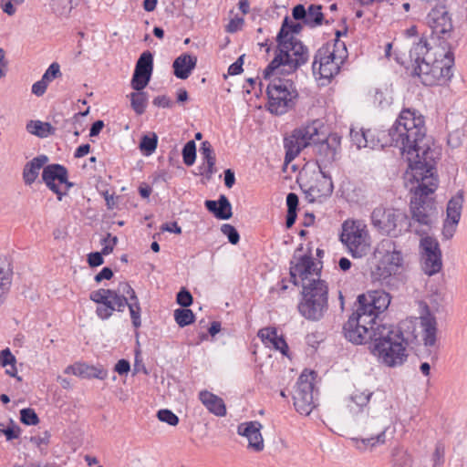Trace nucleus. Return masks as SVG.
Wrapping results in <instances>:
<instances>
[{"label":"nucleus","instance_id":"4be33fe9","mask_svg":"<svg viewBox=\"0 0 467 467\" xmlns=\"http://www.w3.org/2000/svg\"><path fill=\"white\" fill-rule=\"evenodd\" d=\"M307 60H271L270 64L264 70V78H270L275 76L281 78L294 73L300 66Z\"/></svg>","mask_w":467,"mask_h":467},{"label":"nucleus","instance_id":"393cba45","mask_svg":"<svg viewBox=\"0 0 467 467\" xmlns=\"http://www.w3.org/2000/svg\"><path fill=\"white\" fill-rule=\"evenodd\" d=\"M340 66L337 60H313L312 70L317 79L327 85L339 72Z\"/></svg>","mask_w":467,"mask_h":467},{"label":"nucleus","instance_id":"09e8293b","mask_svg":"<svg viewBox=\"0 0 467 467\" xmlns=\"http://www.w3.org/2000/svg\"><path fill=\"white\" fill-rule=\"evenodd\" d=\"M438 3L430 11L427 16V21L429 26L435 24V21L439 20V18L442 17L445 15H448L447 7L445 5L446 1L437 0Z\"/></svg>","mask_w":467,"mask_h":467},{"label":"nucleus","instance_id":"6e6552de","mask_svg":"<svg viewBox=\"0 0 467 467\" xmlns=\"http://www.w3.org/2000/svg\"><path fill=\"white\" fill-rule=\"evenodd\" d=\"M421 269L429 276L441 272L442 268V254L440 244L435 237L425 235L420 241Z\"/></svg>","mask_w":467,"mask_h":467},{"label":"nucleus","instance_id":"f03ea898","mask_svg":"<svg viewBox=\"0 0 467 467\" xmlns=\"http://www.w3.org/2000/svg\"><path fill=\"white\" fill-rule=\"evenodd\" d=\"M423 159L412 161L410 169L415 181L420 182L415 188L410 199V231L418 235H427L438 219L436 202L430 194L437 188V177L434 176V151Z\"/></svg>","mask_w":467,"mask_h":467},{"label":"nucleus","instance_id":"0e129e2a","mask_svg":"<svg viewBox=\"0 0 467 467\" xmlns=\"http://www.w3.org/2000/svg\"><path fill=\"white\" fill-rule=\"evenodd\" d=\"M351 141L357 146L358 149L367 148L366 147V137L364 129L356 130L355 129L350 130Z\"/></svg>","mask_w":467,"mask_h":467},{"label":"nucleus","instance_id":"e2e57ef3","mask_svg":"<svg viewBox=\"0 0 467 467\" xmlns=\"http://www.w3.org/2000/svg\"><path fill=\"white\" fill-rule=\"evenodd\" d=\"M117 243L118 237L112 236L111 234L109 233L107 236L101 240V244L103 245V248L100 253L103 255L109 254L110 253H112L114 246L117 244Z\"/></svg>","mask_w":467,"mask_h":467},{"label":"nucleus","instance_id":"c03bdc74","mask_svg":"<svg viewBox=\"0 0 467 467\" xmlns=\"http://www.w3.org/2000/svg\"><path fill=\"white\" fill-rule=\"evenodd\" d=\"M430 26L432 28L433 33L441 35V37L450 34L453 28L451 17L449 14L439 18V20L435 21V24L430 25Z\"/></svg>","mask_w":467,"mask_h":467},{"label":"nucleus","instance_id":"f257e3e1","mask_svg":"<svg viewBox=\"0 0 467 467\" xmlns=\"http://www.w3.org/2000/svg\"><path fill=\"white\" fill-rule=\"evenodd\" d=\"M366 147L383 149L388 146L400 148L407 161L423 159L434 150L431 147V139L426 136L424 117L410 109H404L394 124L387 130L376 132L370 129L364 130Z\"/></svg>","mask_w":467,"mask_h":467},{"label":"nucleus","instance_id":"e433bc0d","mask_svg":"<svg viewBox=\"0 0 467 467\" xmlns=\"http://www.w3.org/2000/svg\"><path fill=\"white\" fill-rule=\"evenodd\" d=\"M200 152L204 161L203 165H206V169L202 174H203L207 180H210L213 174L216 172V159L211 143L207 140L203 141L201 145Z\"/></svg>","mask_w":467,"mask_h":467},{"label":"nucleus","instance_id":"37998d69","mask_svg":"<svg viewBox=\"0 0 467 467\" xmlns=\"http://www.w3.org/2000/svg\"><path fill=\"white\" fill-rule=\"evenodd\" d=\"M158 137L153 132L151 134H145L141 137L139 148L145 156L151 155L157 148Z\"/></svg>","mask_w":467,"mask_h":467},{"label":"nucleus","instance_id":"bb28decb","mask_svg":"<svg viewBox=\"0 0 467 467\" xmlns=\"http://www.w3.org/2000/svg\"><path fill=\"white\" fill-rule=\"evenodd\" d=\"M66 374H73L82 379H104L107 377V371L99 367L89 366L85 363H75L66 368Z\"/></svg>","mask_w":467,"mask_h":467},{"label":"nucleus","instance_id":"c9c22d12","mask_svg":"<svg viewBox=\"0 0 467 467\" xmlns=\"http://www.w3.org/2000/svg\"><path fill=\"white\" fill-rule=\"evenodd\" d=\"M400 64L406 68L408 74L419 77L422 84L425 73L431 68V60H401Z\"/></svg>","mask_w":467,"mask_h":467},{"label":"nucleus","instance_id":"5fc2aeb1","mask_svg":"<svg viewBox=\"0 0 467 467\" xmlns=\"http://www.w3.org/2000/svg\"><path fill=\"white\" fill-rule=\"evenodd\" d=\"M115 310H117V305L112 299V301L99 305L96 309V314L99 318L104 320L109 318Z\"/></svg>","mask_w":467,"mask_h":467},{"label":"nucleus","instance_id":"7ed1b4c3","mask_svg":"<svg viewBox=\"0 0 467 467\" xmlns=\"http://www.w3.org/2000/svg\"><path fill=\"white\" fill-rule=\"evenodd\" d=\"M300 22H293L288 16L282 21L281 27L276 35V46L273 58H308V48L303 42L296 37L303 29Z\"/></svg>","mask_w":467,"mask_h":467},{"label":"nucleus","instance_id":"bf43d9fd","mask_svg":"<svg viewBox=\"0 0 467 467\" xmlns=\"http://www.w3.org/2000/svg\"><path fill=\"white\" fill-rule=\"evenodd\" d=\"M176 302L182 307H188L192 304L193 298L187 288L182 287L177 294Z\"/></svg>","mask_w":467,"mask_h":467},{"label":"nucleus","instance_id":"a18cd8bd","mask_svg":"<svg viewBox=\"0 0 467 467\" xmlns=\"http://www.w3.org/2000/svg\"><path fill=\"white\" fill-rule=\"evenodd\" d=\"M174 319L181 327L192 324L195 320L193 312L187 308H178L174 311Z\"/></svg>","mask_w":467,"mask_h":467},{"label":"nucleus","instance_id":"ddd939ff","mask_svg":"<svg viewBox=\"0 0 467 467\" xmlns=\"http://www.w3.org/2000/svg\"><path fill=\"white\" fill-rule=\"evenodd\" d=\"M408 344V340L394 341L386 344V347H370V348L372 354L378 357L381 363L394 368L401 366L407 360L406 348Z\"/></svg>","mask_w":467,"mask_h":467},{"label":"nucleus","instance_id":"603ef678","mask_svg":"<svg viewBox=\"0 0 467 467\" xmlns=\"http://www.w3.org/2000/svg\"><path fill=\"white\" fill-rule=\"evenodd\" d=\"M126 306L129 307L132 325L135 328H138L141 326V320H140V306L139 299L136 298L133 301L128 302V305Z\"/></svg>","mask_w":467,"mask_h":467},{"label":"nucleus","instance_id":"6ab92c4d","mask_svg":"<svg viewBox=\"0 0 467 467\" xmlns=\"http://www.w3.org/2000/svg\"><path fill=\"white\" fill-rule=\"evenodd\" d=\"M377 254L381 256L380 259L383 261V265H387L395 273L402 265V254L396 249V244L391 240L382 241L375 250V256Z\"/></svg>","mask_w":467,"mask_h":467},{"label":"nucleus","instance_id":"1a4fd4ad","mask_svg":"<svg viewBox=\"0 0 467 467\" xmlns=\"http://www.w3.org/2000/svg\"><path fill=\"white\" fill-rule=\"evenodd\" d=\"M302 247L296 250L294 254V260L290 261V282L295 285H302L304 282H310L312 278H320L321 267L317 268V264L311 254L300 255L298 258L296 254L302 251Z\"/></svg>","mask_w":467,"mask_h":467},{"label":"nucleus","instance_id":"a19ab883","mask_svg":"<svg viewBox=\"0 0 467 467\" xmlns=\"http://www.w3.org/2000/svg\"><path fill=\"white\" fill-rule=\"evenodd\" d=\"M130 99V106L132 109L138 114L141 115L145 112L148 104L147 93L140 90L132 92L129 95Z\"/></svg>","mask_w":467,"mask_h":467},{"label":"nucleus","instance_id":"473e14b6","mask_svg":"<svg viewBox=\"0 0 467 467\" xmlns=\"http://www.w3.org/2000/svg\"><path fill=\"white\" fill-rule=\"evenodd\" d=\"M113 291L115 292L116 296H112V299L115 301V304L117 305V310L119 312L124 311L128 302L138 298L134 289L127 282L119 283L117 289H113Z\"/></svg>","mask_w":467,"mask_h":467},{"label":"nucleus","instance_id":"5701e85b","mask_svg":"<svg viewBox=\"0 0 467 467\" xmlns=\"http://www.w3.org/2000/svg\"><path fill=\"white\" fill-rule=\"evenodd\" d=\"M301 286V299L323 300L328 302V286L325 280L312 278L310 282H304Z\"/></svg>","mask_w":467,"mask_h":467},{"label":"nucleus","instance_id":"b1692460","mask_svg":"<svg viewBox=\"0 0 467 467\" xmlns=\"http://www.w3.org/2000/svg\"><path fill=\"white\" fill-rule=\"evenodd\" d=\"M153 71V60H137L131 78V88L143 90L149 84Z\"/></svg>","mask_w":467,"mask_h":467},{"label":"nucleus","instance_id":"f8f14e48","mask_svg":"<svg viewBox=\"0 0 467 467\" xmlns=\"http://www.w3.org/2000/svg\"><path fill=\"white\" fill-rule=\"evenodd\" d=\"M317 163L319 171H326L328 165L336 161L341 151V137L337 133H330L316 144Z\"/></svg>","mask_w":467,"mask_h":467},{"label":"nucleus","instance_id":"69168bd1","mask_svg":"<svg viewBox=\"0 0 467 467\" xmlns=\"http://www.w3.org/2000/svg\"><path fill=\"white\" fill-rule=\"evenodd\" d=\"M459 223L452 222V221H444L441 234L443 239L450 240L453 237L454 234L457 230V225Z\"/></svg>","mask_w":467,"mask_h":467},{"label":"nucleus","instance_id":"cd10ccee","mask_svg":"<svg viewBox=\"0 0 467 467\" xmlns=\"http://www.w3.org/2000/svg\"><path fill=\"white\" fill-rule=\"evenodd\" d=\"M426 315L420 317V323L423 328L422 339L426 347H434L437 342V320L431 314L428 306H425Z\"/></svg>","mask_w":467,"mask_h":467},{"label":"nucleus","instance_id":"c85d7f7f","mask_svg":"<svg viewBox=\"0 0 467 467\" xmlns=\"http://www.w3.org/2000/svg\"><path fill=\"white\" fill-rule=\"evenodd\" d=\"M204 206L219 220H228L233 216L232 204L224 194H221L217 201L206 200Z\"/></svg>","mask_w":467,"mask_h":467},{"label":"nucleus","instance_id":"20e7f679","mask_svg":"<svg viewBox=\"0 0 467 467\" xmlns=\"http://www.w3.org/2000/svg\"><path fill=\"white\" fill-rule=\"evenodd\" d=\"M267 109L275 115H283L296 103L298 92L291 79L275 78L267 86Z\"/></svg>","mask_w":467,"mask_h":467},{"label":"nucleus","instance_id":"3c124183","mask_svg":"<svg viewBox=\"0 0 467 467\" xmlns=\"http://www.w3.org/2000/svg\"><path fill=\"white\" fill-rule=\"evenodd\" d=\"M429 43L426 39L420 38L410 50V58H424L429 51Z\"/></svg>","mask_w":467,"mask_h":467},{"label":"nucleus","instance_id":"680f3d73","mask_svg":"<svg viewBox=\"0 0 467 467\" xmlns=\"http://www.w3.org/2000/svg\"><path fill=\"white\" fill-rule=\"evenodd\" d=\"M60 66L57 62L52 63L46 70L42 78L49 84L54 79L61 77Z\"/></svg>","mask_w":467,"mask_h":467},{"label":"nucleus","instance_id":"c756f323","mask_svg":"<svg viewBox=\"0 0 467 467\" xmlns=\"http://www.w3.org/2000/svg\"><path fill=\"white\" fill-rule=\"evenodd\" d=\"M48 162L47 155H38L26 162L23 169V180L26 185H32L39 175V171Z\"/></svg>","mask_w":467,"mask_h":467},{"label":"nucleus","instance_id":"2eb2a0df","mask_svg":"<svg viewBox=\"0 0 467 467\" xmlns=\"http://www.w3.org/2000/svg\"><path fill=\"white\" fill-rule=\"evenodd\" d=\"M322 9L323 5L320 4H311L307 8L303 4H297L292 8V17L296 21H300L306 26L316 28L324 23H328L325 21Z\"/></svg>","mask_w":467,"mask_h":467},{"label":"nucleus","instance_id":"423d86ee","mask_svg":"<svg viewBox=\"0 0 467 467\" xmlns=\"http://www.w3.org/2000/svg\"><path fill=\"white\" fill-rule=\"evenodd\" d=\"M389 424L385 417L380 415L368 416L360 424V431L363 434L361 439L355 438L357 448L363 450L369 446L373 448L386 441V431Z\"/></svg>","mask_w":467,"mask_h":467},{"label":"nucleus","instance_id":"dca6fc26","mask_svg":"<svg viewBox=\"0 0 467 467\" xmlns=\"http://www.w3.org/2000/svg\"><path fill=\"white\" fill-rule=\"evenodd\" d=\"M320 173L322 178L317 180L315 184L307 188L306 185H300V188L305 193L306 200L309 202H322L333 192L334 185L330 174L327 171H320Z\"/></svg>","mask_w":467,"mask_h":467},{"label":"nucleus","instance_id":"864d4df0","mask_svg":"<svg viewBox=\"0 0 467 467\" xmlns=\"http://www.w3.org/2000/svg\"><path fill=\"white\" fill-rule=\"evenodd\" d=\"M20 420L25 425H36L39 418L36 411L31 408H25L20 410Z\"/></svg>","mask_w":467,"mask_h":467},{"label":"nucleus","instance_id":"39448f33","mask_svg":"<svg viewBox=\"0 0 467 467\" xmlns=\"http://www.w3.org/2000/svg\"><path fill=\"white\" fill-rule=\"evenodd\" d=\"M371 223L380 234L391 237L410 231V218L400 209L376 207L371 213Z\"/></svg>","mask_w":467,"mask_h":467},{"label":"nucleus","instance_id":"f704fd0d","mask_svg":"<svg viewBox=\"0 0 467 467\" xmlns=\"http://www.w3.org/2000/svg\"><path fill=\"white\" fill-rule=\"evenodd\" d=\"M13 271L10 263L0 258V306L4 303L12 283Z\"/></svg>","mask_w":467,"mask_h":467},{"label":"nucleus","instance_id":"49530a36","mask_svg":"<svg viewBox=\"0 0 467 467\" xmlns=\"http://www.w3.org/2000/svg\"><path fill=\"white\" fill-rule=\"evenodd\" d=\"M393 464L395 467H411L412 460L407 451L400 448L392 451Z\"/></svg>","mask_w":467,"mask_h":467},{"label":"nucleus","instance_id":"72a5a7b5","mask_svg":"<svg viewBox=\"0 0 467 467\" xmlns=\"http://www.w3.org/2000/svg\"><path fill=\"white\" fill-rule=\"evenodd\" d=\"M323 127V124L320 120L316 119L312 121L310 124L300 128L296 129L297 130L298 136H300V140H304L307 142V146L310 144H317L323 138L320 135V129Z\"/></svg>","mask_w":467,"mask_h":467},{"label":"nucleus","instance_id":"4d7b16f0","mask_svg":"<svg viewBox=\"0 0 467 467\" xmlns=\"http://www.w3.org/2000/svg\"><path fill=\"white\" fill-rule=\"evenodd\" d=\"M157 418L171 426H176L179 423L178 416L168 409L160 410L157 412Z\"/></svg>","mask_w":467,"mask_h":467},{"label":"nucleus","instance_id":"9b49d317","mask_svg":"<svg viewBox=\"0 0 467 467\" xmlns=\"http://www.w3.org/2000/svg\"><path fill=\"white\" fill-rule=\"evenodd\" d=\"M357 308H362V312L369 317L368 323L377 324L379 315L384 312L390 303V296L382 290L370 291L358 296Z\"/></svg>","mask_w":467,"mask_h":467},{"label":"nucleus","instance_id":"f3484780","mask_svg":"<svg viewBox=\"0 0 467 467\" xmlns=\"http://www.w3.org/2000/svg\"><path fill=\"white\" fill-rule=\"evenodd\" d=\"M68 176L67 170L65 166L58 163L45 165L42 171V182L47 187L57 194V200L61 201L66 192H61L59 188L60 182H66Z\"/></svg>","mask_w":467,"mask_h":467},{"label":"nucleus","instance_id":"7c9ffc66","mask_svg":"<svg viewBox=\"0 0 467 467\" xmlns=\"http://www.w3.org/2000/svg\"><path fill=\"white\" fill-rule=\"evenodd\" d=\"M199 400L211 413L219 417L226 415L224 401L217 395L208 390H202L199 393Z\"/></svg>","mask_w":467,"mask_h":467},{"label":"nucleus","instance_id":"de8ad7c7","mask_svg":"<svg viewBox=\"0 0 467 467\" xmlns=\"http://www.w3.org/2000/svg\"><path fill=\"white\" fill-rule=\"evenodd\" d=\"M112 296H116L113 289L100 288L92 291L89 295V299L99 305H102L107 302L112 301Z\"/></svg>","mask_w":467,"mask_h":467},{"label":"nucleus","instance_id":"4c0bfd02","mask_svg":"<svg viewBox=\"0 0 467 467\" xmlns=\"http://www.w3.org/2000/svg\"><path fill=\"white\" fill-rule=\"evenodd\" d=\"M26 130L38 138H47L49 135H54L56 129L49 122L30 120L26 124Z\"/></svg>","mask_w":467,"mask_h":467},{"label":"nucleus","instance_id":"79ce46f5","mask_svg":"<svg viewBox=\"0 0 467 467\" xmlns=\"http://www.w3.org/2000/svg\"><path fill=\"white\" fill-rule=\"evenodd\" d=\"M78 0H50V6L57 16H67Z\"/></svg>","mask_w":467,"mask_h":467},{"label":"nucleus","instance_id":"6e6d98bb","mask_svg":"<svg viewBox=\"0 0 467 467\" xmlns=\"http://www.w3.org/2000/svg\"><path fill=\"white\" fill-rule=\"evenodd\" d=\"M372 395H373V392L368 391V390H364V391L356 390L350 396V400L355 404H357L358 407L362 408L369 402Z\"/></svg>","mask_w":467,"mask_h":467},{"label":"nucleus","instance_id":"338daca9","mask_svg":"<svg viewBox=\"0 0 467 467\" xmlns=\"http://www.w3.org/2000/svg\"><path fill=\"white\" fill-rule=\"evenodd\" d=\"M244 24V19L236 15L234 17L230 19L228 25L225 26V31L231 34L236 33L242 29Z\"/></svg>","mask_w":467,"mask_h":467},{"label":"nucleus","instance_id":"052dcab7","mask_svg":"<svg viewBox=\"0 0 467 467\" xmlns=\"http://www.w3.org/2000/svg\"><path fill=\"white\" fill-rule=\"evenodd\" d=\"M331 52L335 53V57H348V53L345 42L341 41L340 39H334L333 43H331Z\"/></svg>","mask_w":467,"mask_h":467},{"label":"nucleus","instance_id":"4468645a","mask_svg":"<svg viewBox=\"0 0 467 467\" xmlns=\"http://www.w3.org/2000/svg\"><path fill=\"white\" fill-rule=\"evenodd\" d=\"M340 239L355 258H361L369 251V244L367 240L368 233L358 226L352 225L349 229L344 227Z\"/></svg>","mask_w":467,"mask_h":467},{"label":"nucleus","instance_id":"8fccbe9b","mask_svg":"<svg viewBox=\"0 0 467 467\" xmlns=\"http://www.w3.org/2000/svg\"><path fill=\"white\" fill-rule=\"evenodd\" d=\"M182 160L185 165L192 166L196 160V144L194 140H189L182 148Z\"/></svg>","mask_w":467,"mask_h":467},{"label":"nucleus","instance_id":"412c9836","mask_svg":"<svg viewBox=\"0 0 467 467\" xmlns=\"http://www.w3.org/2000/svg\"><path fill=\"white\" fill-rule=\"evenodd\" d=\"M449 64H446L444 60H431V68L425 73L423 85L434 86L441 80L450 79L452 77L451 67L454 60H449Z\"/></svg>","mask_w":467,"mask_h":467},{"label":"nucleus","instance_id":"13d9d810","mask_svg":"<svg viewBox=\"0 0 467 467\" xmlns=\"http://www.w3.org/2000/svg\"><path fill=\"white\" fill-rule=\"evenodd\" d=\"M222 233L227 236L229 243L236 244L240 241V235L237 230L231 224L224 223L221 227Z\"/></svg>","mask_w":467,"mask_h":467},{"label":"nucleus","instance_id":"774afa93","mask_svg":"<svg viewBox=\"0 0 467 467\" xmlns=\"http://www.w3.org/2000/svg\"><path fill=\"white\" fill-rule=\"evenodd\" d=\"M463 204V192L459 191L456 195L451 197L447 203V208L451 210L460 211L462 213Z\"/></svg>","mask_w":467,"mask_h":467},{"label":"nucleus","instance_id":"a878e982","mask_svg":"<svg viewBox=\"0 0 467 467\" xmlns=\"http://www.w3.org/2000/svg\"><path fill=\"white\" fill-rule=\"evenodd\" d=\"M261 428L262 425L258 421H250L238 427V433L248 439L249 447L253 448L255 451L264 450V440L260 432Z\"/></svg>","mask_w":467,"mask_h":467},{"label":"nucleus","instance_id":"58836bf2","mask_svg":"<svg viewBox=\"0 0 467 467\" xmlns=\"http://www.w3.org/2000/svg\"><path fill=\"white\" fill-rule=\"evenodd\" d=\"M395 275L396 273L390 270L387 265H383L381 259H379L375 268L371 270L372 278L386 285H389L390 281L395 278L393 277Z\"/></svg>","mask_w":467,"mask_h":467},{"label":"nucleus","instance_id":"9d476101","mask_svg":"<svg viewBox=\"0 0 467 467\" xmlns=\"http://www.w3.org/2000/svg\"><path fill=\"white\" fill-rule=\"evenodd\" d=\"M314 372H303L293 395L294 406L300 414L309 415L316 407L314 401Z\"/></svg>","mask_w":467,"mask_h":467},{"label":"nucleus","instance_id":"ea45409f","mask_svg":"<svg viewBox=\"0 0 467 467\" xmlns=\"http://www.w3.org/2000/svg\"><path fill=\"white\" fill-rule=\"evenodd\" d=\"M197 60H173V74L180 79H186L196 67Z\"/></svg>","mask_w":467,"mask_h":467},{"label":"nucleus","instance_id":"2f4dec72","mask_svg":"<svg viewBox=\"0 0 467 467\" xmlns=\"http://www.w3.org/2000/svg\"><path fill=\"white\" fill-rule=\"evenodd\" d=\"M284 147L285 149V162L287 164L291 162L300 151L307 147V142L300 140L297 130H295L289 137L285 138Z\"/></svg>","mask_w":467,"mask_h":467},{"label":"nucleus","instance_id":"aec40b11","mask_svg":"<svg viewBox=\"0 0 467 467\" xmlns=\"http://www.w3.org/2000/svg\"><path fill=\"white\" fill-rule=\"evenodd\" d=\"M328 309V302L301 299L297 305L299 314L309 321L321 320Z\"/></svg>","mask_w":467,"mask_h":467},{"label":"nucleus","instance_id":"0eeeda50","mask_svg":"<svg viewBox=\"0 0 467 467\" xmlns=\"http://www.w3.org/2000/svg\"><path fill=\"white\" fill-rule=\"evenodd\" d=\"M369 317L362 312V308H357L343 326L345 337L356 345L370 342L371 329L375 323H368Z\"/></svg>","mask_w":467,"mask_h":467},{"label":"nucleus","instance_id":"a211bd4d","mask_svg":"<svg viewBox=\"0 0 467 467\" xmlns=\"http://www.w3.org/2000/svg\"><path fill=\"white\" fill-rule=\"evenodd\" d=\"M371 347H386V344L394 341L407 340L401 330L393 325L381 324L377 321L374 328L371 329Z\"/></svg>","mask_w":467,"mask_h":467}]
</instances>
